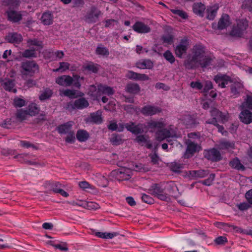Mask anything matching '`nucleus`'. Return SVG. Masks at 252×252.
I'll list each match as a JSON object with an SVG mask.
<instances>
[{
	"label": "nucleus",
	"mask_w": 252,
	"mask_h": 252,
	"mask_svg": "<svg viewBox=\"0 0 252 252\" xmlns=\"http://www.w3.org/2000/svg\"><path fill=\"white\" fill-rule=\"evenodd\" d=\"M212 59L205 55V47L201 44L194 45L191 50V56L185 63V66L188 69H192L199 65L202 67L209 65Z\"/></svg>",
	"instance_id": "nucleus-1"
},
{
	"label": "nucleus",
	"mask_w": 252,
	"mask_h": 252,
	"mask_svg": "<svg viewBox=\"0 0 252 252\" xmlns=\"http://www.w3.org/2000/svg\"><path fill=\"white\" fill-rule=\"evenodd\" d=\"M165 182L153 184L148 189L149 192L154 196L162 201L170 200L167 193L165 192Z\"/></svg>",
	"instance_id": "nucleus-2"
},
{
	"label": "nucleus",
	"mask_w": 252,
	"mask_h": 252,
	"mask_svg": "<svg viewBox=\"0 0 252 252\" xmlns=\"http://www.w3.org/2000/svg\"><path fill=\"white\" fill-rule=\"evenodd\" d=\"M21 73L23 76H32L38 70V65L33 61H26L21 63Z\"/></svg>",
	"instance_id": "nucleus-3"
},
{
	"label": "nucleus",
	"mask_w": 252,
	"mask_h": 252,
	"mask_svg": "<svg viewBox=\"0 0 252 252\" xmlns=\"http://www.w3.org/2000/svg\"><path fill=\"white\" fill-rule=\"evenodd\" d=\"M102 15L101 11L96 6H93L89 9L84 17L85 21L88 23H95Z\"/></svg>",
	"instance_id": "nucleus-4"
},
{
	"label": "nucleus",
	"mask_w": 252,
	"mask_h": 252,
	"mask_svg": "<svg viewBox=\"0 0 252 252\" xmlns=\"http://www.w3.org/2000/svg\"><path fill=\"white\" fill-rule=\"evenodd\" d=\"M248 27V21L246 19L239 20L237 22V26L231 30L230 35L235 37H242Z\"/></svg>",
	"instance_id": "nucleus-5"
},
{
	"label": "nucleus",
	"mask_w": 252,
	"mask_h": 252,
	"mask_svg": "<svg viewBox=\"0 0 252 252\" xmlns=\"http://www.w3.org/2000/svg\"><path fill=\"white\" fill-rule=\"evenodd\" d=\"M189 46V42L187 37L182 39L175 48V53L177 57L182 58L183 54L187 53Z\"/></svg>",
	"instance_id": "nucleus-6"
},
{
	"label": "nucleus",
	"mask_w": 252,
	"mask_h": 252,
	"mask_svg": "<svg viewBox=\"0 0 252 252\" xmlns=\"http://www.w3.org/2000/svg\"><path fill=\"white\" fill-rule=\"evenodd\" d=\"M89 105V102L84 97H81L74 101V102L67 103L66 106L68 109H83Z\"/></svg>",
	"instance_id": "nucleus-7"
},
{
	"label": "nucleus",
	"mask_w": 252,
	"mask_h": 252,
	"mask_svg": "<svg viewBox=\"0 0 252 252\" xmlns=\"http://www.w3.org/2000/svg\"><path fill=\"white\" fill-rule=\"evenodd\" d=\"M115 92V90L113 87L100 84L97 85V94L94 97V99L99 100L101 94H106L110 96L114 94Z\"/></svg>",
	"instance_id": "nucleus-8"
},
{
	"label": "nucleus",
	"mask_w": 252,
	"mask_h": 252,
	"mask_svg": "<svg viewBox=\"0 0 252 252\" xmlns=\"http://www.w3.org/2000/svg\"><path fill=\"white\" fill-rule=\"evenodd\" d=\"M204 157L208 160L213 162L219 161L221 159L220 152L215 148L205 150L204 152Z\"/></svg>",
	"instance_id": "nucleus-9"
},
{
	"label": "nucleus",
	"mask_w": 252,
	"mask_h": 252,
	"mask_svg": "<svg viewBox=\"0 0 252 252\" xmlns=\"http://www.w3.org/2000/svg\"><path fill=\"white\" fill-rule=\"evenodd\" d=\"M187 149L185 154V158H189L191 157L194 154L199 152L201 147L197 143L189 140L187 143Z\"/></svg>",
	"instance_id": "nucleus-10"
},
{
	"label": "nucleus",
	"mask_w": 252,
	"mask_h": 252,
	"mask_svg": "<svg viewBox=\"0 0 252 252\" xmlns=\"http://www.w3.org/2000/svg\"><path fill=\"white\" fill-rule=\"evenodd\" d=\"M161 108L155 106L147 105L144 106L141 110V113L144 116L155 115L161 112Z\"/></svg>",
	"instance_id": "nucleus-11"
},
{
	"label": "nucleus",
	"mask_w": 252,
	"mask_h": 252,
	"mask_svg": "<svg viewBox=\"0 0 252 252\" xmlns=\"http://www.w3.org/2000/svg\"><path fill=\"white\" fill-rule=\"evenodd\" d=\"M156 138L158 141H162L166 138L172 137L174 135L171 129L162 128L156 132Z\"/></svg>",
	"instance_id": "nucleus-12"
},
{
	"label": "nucleus",
	"mask_w": 252,
	"mask_h": 252,
	"mask_svg": "<svg viewBox=\"0 0 252 252\" xmlns=\"http://www.w3.org/2000/svg\"><path fill=\"white\" fill-rule=\"evenodd\" d=\"M73 79L69 75H63L58 77L56 79V83L62 86L69 87L72 85Z\"/></svg>",
	"instance_id": "nucleus-13"
},
{
	"label": "nucleus",
	"mask_w": 252,
	"mask_h": 252,
	"mask_svg": "<svg viewBox=\"0 0 252 252\" xmlns=\"http://www.w3.org/2000/svg\"><path fill=\"white\" fill-rule=\"evenodd\" d=\"M131 171L128 168L119 169L116 172V178L119 181L129 180L131 176Z\"/></svg>",
	"instance_id": "nucleus-14"
},
{
	"label": "nucleus",
	"mask_w": 252,
	"mask_h": 252,
	"mask_svg": "<svg viewBox=\"0 0 252 252\" xmlns=\"http://www.w3.org/2000/svg\"><path fill=\"white\" fill-rule=\"evenodd\" d=\"M133 30L139 33H147L151 32V28L141 22H136L132 26Z\"/></svg>",
	"instance_id": "nucleus-15"
},
{
	"label": "nucleus",
	"mask_w": 252,
	"mask_h": 252,
	"mask_svg": "<svg viewBox=\"0 0 252 252\" xmlns=\"http://www.w3.org/2000/svg\"><path fill=\"white\" fill-rule=\"evenodd\" d=\"M214 80L219 87L221 88L225 87L231 81L230 77L226 75L218 74L214 77Z\"/></svg>",
	"instance_id": "nucleus-16"
},
{
	"label": "nucleus",
	"mask_w": 252,
	"mask_h": 252,
	"mask_svg": "<svg viewBox=\"0 0 252 252\" xmlns=\"http://www.w3.org/2000/svg\"><path fill=\"white\" fill-rule=\"evenodd\" d=\"M126 77L131 80L146 81L149 80V77L145 74H140L131 70H128L126 75Z\"/></svg>",
	"instance_id": "nucleus-17"
},
{
	"label": "nucleus",
	"mask_w": 252,
	"mask_h": 252,
	"mask_svg": "<svg viewBox=\"0 0 252 252\" xmlns=\"http://www.w3.org/2000/svg\"><path fill=\"white\" fill-rule=\"evenodd\" d=\"M162 119L159 121L151 120L147 123L146 127L150 129V131L153 132L157 129L162 128L165 126V124L162 121Z\"/></svg>",
	"instance_id": "nucleus-18"
},
{
	"label": "nucleus",
	"mask_w": 252,
	"mask_h": 252,
	"mask_svg": "<svg viewBox=\"0 0 252 252\" xmlns=\"http://www.w3.org/2000/svg\"><path fill=\"white\" fill-rule=\"evenodd\" d=\"M239 118L241 122L245 124H249L252 122V113L250 110L241 109Z\"/></svg>",
	"instance_id": "nucleus-19"
},
{
	"label": "nucleus",
	"mask_w": 252,
	"mask_h": 252,
	"mask_svg": "<svg viewBox=\"0 0 252 252\" xmlns=\"http://www.w3.org/2000/svg\"><path fill=\"white\" fill-rule=\"evenodd\" d=\"M134 141L141 145L142 146L145 145L148 149H151L152 148V143L151 141L149 140L148 136L144 135H139L136 136L134 139Z\"/></svg>",
	"instance_id": "nucleus-20"
},
{
	"label": "nucleus",
	"mask_w": 252,
	"mask_h": 252,
	"mask_svg": "<svg viewBox=\"0 0 252 252\" xmlns=\"http://www.w3.org/2000/svg\"><path fill=\"white\" fill-rule=\"evenodd\" d=\"M72 126V122H68L59 126L57 127V130L60 134H68L72 131L71 130Z\"/></svg>",
	"instance_id": "nucleus-21"
},
{
	"label": "nucleus",
	"mask_w": 252,
	"mask_h": 252,
	"mask_svg": "<svg viewBox=\"0 0 252 252\" xmlns=\"http://www.w3.org/2000/svg\"><path fill=\"white\" fill-rule=\"evenodd\" d=\"M230 24L229 16L228 14H223L218 22V28L219 30H222L226 29Z\"/></svg>",
	"instance_id": "nucleus-22"
},
{
	"label": "nucleus",
	"mask_w": 252,
	"mask_h": 252,
	"mask_svg": "<svg viewBox=\"0 0 252 252\" xmlns=\"http://www.w3.org/2000/svg\"><path fill=\"white\" fill-rule=\"evenodd\" d=\"M54 15L50 11L45 12L43 13L41 21L44 25H50L53 23Z\"/></svg>",
	"instance_id": "nucleus-23"
},
{
	"label": "nucleus",
	"mask_w": 252,
	"mask_h": 252,
	"mask_svg": "<svg viewBox=\"0 0 252 252\" xmlns=\"http://www.w3.org/2000/svg\"><path fill=\"white\" fill-rule=\"evenodd\" d=\"M6 39L10 43L19 44L22 40V36L17 32H12L6 36Z\"/></svg>",
	"instance_id": "nucleus-24"
},
{
	"label": "nucleus",
	"mask_w": 252,
	"mask_h": 252,
	"mask_svg": "<svg viewBox=\"0 0 252 252\" xmlns=\"http://www.w3.org/2000/svg\"><path fill=\"white\" fill-rule=\"evenodd\" d=\"M165 190L168 192L169 197L171 195L173 196L174 193L178 190L177 187L175 183L173 181H170L165 183Z\"/></svg>",
	"instance_id": "nucleus-25"
},
{
	"label": "nucleus",
	"mask_w": 252,
	"mask_h": 252,
	"mask_svg": "<svg viewBox=\"0 0 252 252\" xmlns=\"http://www.w3.org/2000/svg\"><path fill=\"white\" fill-rule=\"evenodd\" d=\"M205 8V6L201 2L194 3L192 6L193 12L195 14L202 17L203 16Z\"/></svg>",
	"instance_id": "nucleus-26"
},
{
	"label": "nucleus",
	"mask_w": 252,
	"mask_h": 252,
	"mask_svg": "<svg viewBox=\"0 0 252 252\" xmlns=\"http://www.w3.org/2000/svg\"><path fill=\"white\" fill-rule=\"evenodd\" d=\"M136 66L140 69H151L153 67V63L150 60H142L136 63Z\"/></svg>",
	"instance_id": "nucleus-27"
},
{
	"label": "nucleus",
	"mask_w": 252,
	"mask_h": 252,
	"mask_svg": "<svg viewBox=\"0 0 252 252\" xmlns=\"http://www.w3.org/2000/svg\"><path fill=\"white\" fill-rule=\"evenodd\" d=\"M8 20L13 23L18 22L22 19L20 13L15 11L11 10L7 12Z\"/></svg>",
	"instance_id": "nucleus-28"
},
{
	"label": "nucleus",
	"mask_w": 252,
	"mask_h": 252,
	"mask_svg": "<svg viewBox=\"0 0 252 252\" xmlns=\"http://www.w3.org/2000/svg\"><path fill=\"white\" fill-rule=\"evenodd\" d=\"M125 90L126 92L131 94H138L140 91V88L136 83H128L126 85Z\"/></svg>",
	"instance_id": "nucleus-29"
},
{
	"label": "nucleus",
	"mask_w": 252,
	"mask_h": 252,
	"mask_svg": "<svg viewBox=\"0 0 252 252\" xmlns=\"http://www.w3.org/2000/svg\"><path fill=\"white\" fill-rule=\"evenodd\" d=\"M240 107L241 109L252 110V95H247Z\"/></svg>",
	"instance_id": "nucleus-30"
},
{
	"label": "nucleus",
	"mask_w": 252,
	"mask_h": 252,
	"mask_svg": "<svg viewBox=\"0 0 252 252\" xmlns=\"http://www.w3.org/2000/svg\"><path fill=\"white\" fill-rule=\"evenodd\" d=\"M2 86L5 90L12 92L15 93L17 92L16 89L14 88L15 86L14 81L12 79L6 80L2 84Z\"/></svg>",
	"instance_id": "nucleus-31"
},
{
	"label": "nucleus",
	"mask_w": 252,
	"mask_h": 252,
	"mask_svg": "<svg viewBox=\"0 0 252 252\" xmlns=\"http://www.w3.org/2000/svg\"><path fill=\"white\" fill-rule=\"evenodd\" d=\"M2 5L8 6L10 9L17 8L20 3V0H1Z\"/></svg>",
	"instance_id": "nucleus-32"
},
{
	"label": "nucleus",
	"mask_w": 252,
	"mask_h": 252,
	"mask_svg": "<svg viewBox=\"0 0 252 252\" xmlns=\"http://www.w3.org/2000/svg\"><path fill=\"white\" fill-rule=\"evenodd\" d=\"M184 166V164L178 162H172L169 164L168 167L171 171L175 173H180Z\"/></svg>",
	"instance_id": "nucleus-33"
},
{
	"label": "nucleus",
	"mask_w": 252,
	"mask_h": 252,
	"mask_svg": "<svg viewBox=\"0 0 252 252\" xmlns=\"http://www.w3.org/2000/svg\"><path fill=\"white\" fill-rule=\"evenodd\" d=\"M218 8V7L216 5L208 7L206 10L207 19L210 20H214L216 16Z\"/></svg>",
	"instance_id": "nucleus-34"
},
{
	"label": "nucleus",
	"mask_w": 252,
	"mask_h": 252,
	"mask_svg": "<svg viewBox=\"0 0 252 252\" xmlns=\"http://www.w3.org/2000/svg\"><path fill=\"white\" fill-rule=\"evenodd\" d=\"M76 138L79 142H85L89 139V134L85 130L80 129L77 131Z\"/></svg>",
	"instance_id": "nucleus-35"
},
{
	"label": "nucleus",
	"mask_w": 252,
	"mask_h": 252,
	"mask_svg": "<svg viewBox=\"0 0 252 252\" xmlns=\"http://www.w3.org/2000/svg\"><path fill=\"white\" fill-rule=\"evenodd\" d=\"M229 165L232 168L238 170H244L245 169L244 166L241 163L240 160L237 158L232 159L229 162Z\"/></svg>",
	"instance_id": "nucleus-36"
},
{
	"label": "nucleus",
	"mask_w": 252,
	"mask_h": 252,
	"mask_svg": "<svg viewBox=\"0 0 252 252\" xmlns=\"http://www.w3.org/2000/svg\"><path fill=\"white\" fill-rule=\"evenodd\" d=\"M119 235L118 232H96L95 235L97 237L103 239H112Z\"/></svg>",
	"instance_id": "nucleus-37"
},
{
	"label": "nucleus",
	"mask_w": 252,
	"mask_h": 252,
	"mask_svg": "<svg viewBox=\"0 0 252 252\" xmlns=\"http://www.w3.org/2000/svg\"><path fill=\"white\" fill-rule=\"evenodd\" d=\"M53 94L52 91L49 88H45L41 92L39 98L41 101L49 99Z\"/></svg>",
	"instance_id": "nucleus-38"
},
{
	"label": "nucleus",
	"mask_w": 252,
	"mask_h": 252,
	"mask_svg": "<svg viewBox=\"0 0 252 252\" xmlns=\"http://www.w3.org/2000/svg\"><path fill=\"white\" fill-rule=\"evenodd\" d=\"M62 94L64 96H67L70 98H73L77 97L76 92L74 90L66 89L62 91ZM79 94L78 96H82L84 94L81 92L79 93Z\"/></svg>",
	"instance_id": "nucleus-39"
},
{
	"label": "nucleus",
	"mask_w": 252,
	"mask_h": 252,
	"mask_svg": "<svg viewBox=\"0 0 252 252\" xmlns=\"http://www.w3.org/2000/svg\"><path fill=\"white\" fill-rule=\"evenodd\" d=\"M96 54L100 56H108L109 55V50L102 44H99L97 46L95 50Z\"/></svg>",
	"instance_id": "nucleus-40"
},
{
	"label": "nucleus",
	"mask_w": 252,
	"mask_h": 252,
	"mask_svg": "<svg viewBox=\"0 0 252 252\" xmlns=\"http://www.w3.org/2000/svg\"><path fill=\"white\" fill-rule=\"evenodd\" d=\"M219 147L220 150L234 149V143L227 140H221L219 143Z\"/></svg>",
	"instance_id": "nucleus-41"
},
{
	"label": "nucleus",
	"mask_w": 252,
	"mask_h": 252,
	"mask_svg": "<svg viewBox=\"0 0 252 252\" xmlns=\"http://www.w3.org/2000/svg\"><path fill=\"white\" fill-rule=\"evenodd\" d=\"M210 113L211 116L213 117L212 119L217 118L216 120H217L218 122L220 120H225V116L222 114L221 112L220 111L216 108L212 109L210 111Z\"/></svg>",
	"instance_id": "nucleus-42"
},
{
	"label": "nucleus",
	"mask_w": 252,
	"mask_h": 252,
	"mask_svg": "<svg viewBox=\"0 0 252 252\" xmlns=\"http://www.w3.org/2000/svg\"><path fill=\"white\" fill-rule=\"evenodd\" d=\"M216 118H217L209 119L206 122V123L209 124H212L216 126L218 129V131L220 132L223 135L224 134V133H227V131L224 130L223 126L218 124V122L217 120H216Z\"/></svg>",
	"instance_id": "nucleus-43"
},
{
	"label": "nucleus",
	"mask_w": 252,
	"mask_h": 252,
	"mask_svg": "<svg viewBox=\"0 0 252 252\" xmlns=\"http://www.w3.org/2000/svg\"><path fill=\"white\" fill-rule=\"evenodd\" d=\"M91 121L96 124H100L102 122L101 118V112L97 111L91 114Z\"/></svg>",
	"instance_id": "nucleus-44"
},
{
	"label": "nucleus",
	"mask_w": 252,
	"mask_h": 252,
	"mask_svg": "<svg viewBox=\"0 0 252 252\" xmlns=\"http://www.w3.org/2000/svg\"><path fill=\"white\" fill-rule=\"evenodd\" d=\"M184 123L187 125L188 127H191L196 126L198 123L196 120L193 118L191 116H187L184 120Z\"/></svg>",
	"instance_id": "nucleus-45"
},
{
	"label": "nucleus",
	"mask_w": 252,
	"mask_h": 252,
	"mask_svg": "<svg viewBox=\"0 0 252 252\" xmlns=\"http://www.w3.org/2000/svg\"><path fill=\"white\" fill-rule=\"evenodd\" d=\"M47 186H48L51 190L53 191L55 193H58L59 190H60L62 187V184L58 182L47 183Z\"/></svg>",
	"instance_id": "nucleus-46"
},
{
	"label": "nucleus",
	"mask_w": 252,
	"mask_h": 252,
	"mask_svg": "<svg viewBox=\"0 0 252 252\" xmlns=\"http://www.w3.org/2000/svg\"><path fill=\"white\" fill-rule=\"evenodd\" d=\"M29 115L28 110L20 109L17 110L16 116L17 119L23 121L26 119L27 116Z\"/></svg>",
	"instance_id": "nucleus-47"
},
{
	"label": "nucleus",
	"mask_w": 252,
	"mask_h": 252,
	"mask_svg": "<svg viewBox=\"0 0 252 252\" xmlns=\"http://www.w3.org/2000/svg\"><path fill=\"white\" fill-rule=\"evenodd\" d=\"M30 116H35L39 113V110L35 103H31L28 106L27 109Z\"/></svg>",
	"instance_id": "nucleus-48"
},
{
	"label": "nucleus",
	"mask_w": 252,
	"mask_h": 252,
	"mask_svg": "<svg viewBox=\"0 0 252 252\" xmlns=\"http://www.w3.org/2000/svg\"><path fill=\"white\" fill-rule=\"evenodd\" d=\"M111 143L114 145H118L122 144L123 140L121 136L118 134H113L110 138Z\"/></svg>",
	"instance_id": "nucleus-49"
},
{
	"label": "nucleus",
	"mask_w": 252,
	"mask_h": 252,
	"mask_svg": "<svg viewBox=\"0 0 252 252\" xmlns=\"http://www.w3.org/2000/svg\"><path fill=\"white\" fill-rule=\"evenodd\" d=\"M209 174L208 170H193L191 172V175L192 176L197 178H204Z\"/></svg>",
	"instance_id": "nucleus-50"
},
{
	"label": "nucleus",
	"mask_w": 252,
	"mask_h": 252,
	"mask_svg": "<svg viewBox=\"0 0 252 252\" xmlns=\"http://www.w3.org/2000/svg\"><path fill=\"white\" fill-rule=\"evenodd\" d=\"M242 88V85L240 83H235L231 86V92L233 96L236 97L239 94L240 90Z\"/></svg>",
	"instance_id": "nucleus-51"
},
{
	"label": "nucleus",
	"mask_w": 252,
	"mask_h": 252,
	"mask_svg": "<svg viewBox=\"0 0 252 252\" xmlns=\"http://www.w3.org/2000/svg\"><path fill=\"white\" fill-rule=\"evenodd\" d=\"M27 43L29 46H35L40 48H42L43 47L42 41L35 38L28 39L27 40Z\"/></svg>",
	"instance_id": "nucleus-52"
},
{
	"label": "nucleus",
	"mask_w": 252,
	"mask_h": 252,
	"mask_svg": "<svg viewBox=\"0 0 252 252\" xmlns=\"http://www.w3.org/2000/svg\"><path fill=\"white\" fill-rule=\"evenodd\" d=\"M69 63L67 62H60V66L59 68L54 69L53 71L57 72H63L69 69Z\"/></svg>",
	"instance_id": "nucleus-53"
},
{
	"label": "nucleus",
	"mask_w": 252,
	"mask_h": 252,
	"mask_svg": "<svg viewBox=\"0 0 252 252\" xmlns=\"http://www.w3.org/2000/svg\"><path fill=\"white\" fill-rule=\"evenodd\" d=\"M22 56L25 58L36 57V54L34 49H27L22 53Z\"/></svg>",
	"instance_id": "nucleus-54"
},
{
	"label": "nucleus",
	"mask_w": 252,
	"mask_h": 252,
	"mask_svg": "<svg viewBox=\"0 0 252 252\" xmlns=\"http://www.w3.org/2000/svg\"><path fill=\"white\" fill-rule=\"evenodd\" d=\"M163 57L171 63H173L175 62V59L173 54L169 50H167L164 52L163 54Z\"/></svg>",
	"instance_id": "nucleus-55"
},
{
	"label": "nucleus",
	"mask_w": 252,
	"mask_h": 252,
	"mask_svg": "<svg viewBox=\"0 0 252 252\" xmlns=\"http://www.w3.org/2000/svg\"><path fill=\"white\" fill-rule=\"evenodd\" d=\"M171 11L173 14L178 15L183 19H186L188 17L187 13L183 10L180 9H171Z\"/></svg>",
	"instance_id": "nucleus-56"
},
{
	"label": "nucleus",
	"mask_w": 252,
	"mask_h": 252,
	"mask_svg": "<svg viewBox=\"0 0 252 252\" xmlns=\"http://www.w3.org/2000/svg\"><path fill=\"white\" fill-rule=\"evenodd\" d=\"M26 101L22 99L16 97L13 100V105L15 107H22L26 105Z\"/></svg>",
	"instance_id": "nucleus-57"
},
{
	"label": "nucleus",
	"mask_w": 252,
	"mask_h": 252,
	"mask_svg": "<svg viewBox=\"0 0 252 252\" xmlns=\"http://www.w3.org/2000/svg\"><path fill=\"white\" fill-rule=\"evenodd\" d=\"M144 126L142 124H138L134 126L133 129H132V133L134 134H138L142 133L144 131L143 128Z\"/></svg>",
	"instance_id": "nucleus-58"
},
{
	"label": "nucleus",
	"mask_w": 252,
	"mask_h": 252,
	"mask_svg": "<svg viewBox=\"0 0 252 252\" xmlns=\"http://www.w3.org/2000/svg\"><path fill=\"white\" fill-rule=\"evenodd\" d=\"M214 179L215 174H211L207 179L200 181V183L204 185L209 186L212 185Z\"/></svg>",
	"instance_id": "nucleus-59"
},
{
	"label": "nucleus",
	"mask_w": 252,
	"mask_h": 252,
	"mask_svg": "<svg viewBox=\"0 0 252 252\" xmlns=\"http://www.w3.org/2000/svg\"><path fill=\"white\" fill-rule=\"evenodd\" d=\"M236 206L239 210L242 211H246L251 208V205L248 202H244L239 204H237Z\"/></svg>",
	"instance_id": "nucleus-60"
},
{
	"label": "nucleus",
	"mask_w": 252,
	"mask_h": 252,
	"mask_svg": "<svg viewBox=\"0 0 252 252\" xmlns=\"http://www.w3.org/2000/svg\"><path fill=\"white\" fill-rule=\"evenodd\" d=\"M141 199L144 202L149 204H152L154 202V200L152 197L144 193L142 194Z\"/></svg>",
	"instance_id": "nucleus-61"
},
{
	"label": "nucleus",
	"mask_w": 252,
	"mask_h": 252,
	"mask_svg": "<svg viewBox=\"0 0 252 252\" xmlns=\"http://www.w3.org/2000/svg\"><path fill=\"white\" fill-rule=\"evenodd\" d=\"M174 37L171 34H166L162 36L161 39L164 43L171 44L173 41Z\"/></svg>",
	"instance_id": "nucleus-62"
},
{
	"label": "nucleus",
	"mask_w": 252,
	"mask_h": 252,
	"mask_svg": "<svg viewBox=\"0 0 252 252\" xmlns=\"http://www.w3.org/2000/svg\"><path fill=\"white\" fill-rule=\"evenodd\" d=\"M243 9H247L250 12H252V0H245L242 5Z\"/></svg>",
	"instance_id": "nucleus-63"
},
{
	"label": "nucleus",
	"mask_w": 252,
	"mask_h": 252,
	"mask_svg": "<svg viewBox=\"0 0 252 252\" xmlns=\"http://www.w3.org/2000/svg\"><path fill=\"white\" fill-rule=\"evenodd\" d=\"M75 139V133L73 131L68 133L67 136L65 138V142L68 143H73L74 142Z\"/></svg>",
	"instance_id": "nucleus-64"
}]
</instances>
